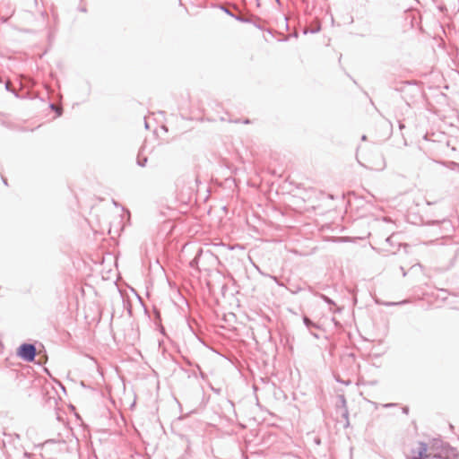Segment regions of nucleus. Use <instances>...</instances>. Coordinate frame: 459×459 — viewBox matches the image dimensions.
<instances>
[{
  "label": "nucleus",
  "instance_id": "1",
  "mask_svg": "<svg viewBox=\"0 0 459 459\" xmlns=\"http://www.w3.org/2000/svg\"><path fill=\"white\" fill-rule=\"evenodd\" d=\"M439 445H441V441L437 439H433L429 446L421 441H414L408 445L405 455L407 459H425L429 456L441 457L443 450L436 452Z\"/></svg>",
  "mask_w": 459,
  "mask_h": 459
},
{
  "label": "nucleus",
  "instance_id": "2",
  "mask_svg": "<svg viewBox=\"0 0 459 459\" xmlns=\"http://www.w3.org/2000/svg\"><path fill=\"white\" fill-rule=\"evenodd\" d=\"M17 354L26 361H32L35 359L36 349L32 344H22L18 349Z\"/></svg>",
  "mask_w": 459,
  "mask_h": 459
}]
</instances>
